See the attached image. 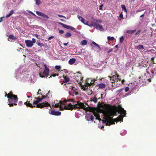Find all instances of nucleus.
<instances>
[{"label": "nucleus", "instance_id": "774afa93", "mask_svg": "<svg viewBox=\"0 0 156 156\" xmlns=\"http://www.w3.org/2000/svg\"><path fill=\"white\" fill-rule=\"evenodd\" d=\"M104 127V126H102V127H101V129H102V128Z\"/></svg>", "mask_w": 156, "mask_h": 156}, {"label": "nucleus", "instance_id": "4c0bfd02", "mask_svg": "<svg viewBox=\"0 0 156 156\" xmlns=\"http://www.w3.org/2000/svg\"><path fill=\"white\" fill-rule=\"evenodd\" d=\"M37 44L41 47H42L43 46V45L40 42L37 43Z\"/></svg>", "mask_w": 156, "mask_h": 156}, {"label": "nucleus", "instance_id": "423d86ee", "mask_svg": "<svg viewBox=\"0 0 156 156\" xmlns=\"http://www.w3.org/2000/svg\"><path fill=\"white\" fill-rule=\"evenodd\" d=\"M66 87L68 88H69L70 89H71V91H70V93H73L74 94H74L76 95L78 94V92L76 91V89L73 86H72L69 84H67Z\"/></svg>", "mask_w": 156, "mask_h": 156}, {"label": "nucleus", "instance_id": "603ef678", "mask_svg": "<svg viewBox=\"0 0 156 156\" xmlns=\"http://www.w3.org/2000/svg\"><path fill=\"white\" fill-rule=\"evenodd\" d=\"M68 42L67 43H64L63 45H64L65 46H66L67 45V44H68Z\"/></svg>", "mask_w": 156, "mask_h": 156}, {"label": "nucleus", "instance_id": "79ce46f5", "mask_svg": "<svg viewBox=\"0 0 156 156\" xmlns=\"http://www.w3.org/2000/svg\"><path fill=\"white\" fill-rule=\"evenodd\" d=\"M140 30H139L136 33L135 35H137L138 34L140 33Z\"/></svg>", "mask_w": 156, "mask_h": 156}, {"label": "nucleus", "instance_id": "f03ea898", "mask_svg": "<svg viewBox=\"0 0 156 156\" xmlns=\"http://www.w3.org/2000/svg\"><path fill=\"white\" fill-rule=\"evenodd\" d=\"M52 95L49 92L47 94L46 96H42L41 98H35L37 99L33 102L34 105H36L35 106L33 105L27 101L25 102V105L33 108L37 107L39 108H42L44 107L49 106L55 107L59 108L61 110L64 109L72 110L73 108H81L86 111L90 110L88 105L87 104L84 105L83 103L78 101L76 104L73 105L70 103V100H61L59 101L57 100H53L51 98Z\"/></svg>", "mask_w": 156, "mask_h": 156}, {"label": "nucleus", "instance_id": "052dcab7", "mask_svg": "<svg viewBox=\"0 0 156 156\" xmlns=\"http://www.w3.org/2000/svg\"><path fill=\"white\" fill-rule=\"evenodd\" d=\"M125 81L124 80H122V83H123L124 82V81Z\"/></svg>", "mask_w": 156, "mask_h": 156}, {"label": "nucleus", "instance_id": "20e7f679", "mask_svg": "<svg viewBox=\"0 0 156 156\" xmlns=\"http://www.w3.org/2000/svg\"><path fill=\"white\" fill-rule=\"evenodd\" d=\"M7 96L8 98V104L10 107L12 106L13 105H16L18 101V98L17 96L12 94L11 93H9L8 94H6L5 96Z\"/></svg>", "mask_w": 156, "mask_h": 156}, {"label": "nucleus", "instance_id": "c756f323", "mask_svg": "<svg viewBox=\"0 0 156 156\" xmlns=\"http://www.w3.org/2000/svg\"><path fill=\"white\" fill-rule=\"evenodd\" d=\"M91 23H90L91 24H93V27H94V26L95 27L96 26V25H97V24L95 22H94V20H93L91 21Z\"/></svg>", "mask_w": 156, "mask_h": 156}, {"label": "nucleus", "instance_id": "6e6552de", "mask_svg": "<svg viewBox=\"0 0 156 156\" xmlns=\"http://www.w3.org/2000/svg\"><path fill=\"white\" fill-rule=\"evenodd\" d=\"M97 77L96 79H87L86 81V83L87 86L91 85L92 84H94L95 81L97 80Z\"/></svg>", "mask_w": 156, "mask_h": 156}, {"label": "nucleus", "instance_id": "4be33fe9", "mask_svg": "<svg viewBox=\"0 0 156 156\" xmlns=\"http://www.w3.org/2000/svg\"><path fill=\"white\" fill-rule=\"evenodd\" d=\"M107 38L108 41H113L115 39L114 37H113L108 36Z\"/></svg>", "mask_w": 156, "mask_h": 156}, {"label": "nucleus", "instance_id": "412c9836", "mask_svg": "<svg viewBox=\"0 0 156 156\" xmlns=\"http://www.w3.org/2000/svg\"><path fill=\"white\" fill-rule=\"evenodd\" d=\"M136 48L139 49H144V46L143 45H139L137 46Z\"/></svg>", "mask_w": 156, "mask_h": 156}, {"label": "nucleus", "instance_id": "0e129e2a", "mask_svg": "<svg viewBox=\"0 0 156 156\" xmlns=\"http://www.w3.org/2000/svg\"><path fill=\"white\" fill-rule=\"evenodd\" d=\"M60 20L62 21H64V20L63 19H61Z\"/></svg>", "mask_w": 156, "mask_h": 156}, {"label": "nucleus", "instance_id": "7ed1b4c3", "mask_svg": "<svg viewBox=\"0 0 156 156\" xmlns=\"http://www.w3.org/2000/svg\"><path fill=\"white\" fill-rule=\"evenodd\" d=\"M15 77L16 79H20L23 82L30 81L34 83L36 80V77L27 71L22 72L20 74H16Z\"/></svg>", "mask_w": 156, "mask_h": 156}, {"label": "nucleus", "instance_id": "4468645a", "mask_svg": "<svg viewBox=\"0 0 156 156\" xmlns=\"http://www.w3.org/2000/svg\"><path fill=\"white\" fill-rule=\"evenodd\" d=\"M76 59L75 58H72L69 60V63L70 65H72L74 64L76 62Z\"/></svg>", "mask_w": 156, "mask_h": 156}, {"label": "nucleus", "instance_id": "c9c22d12", "mask_svg": "<svg viewBox=\"0 0 156 156\" xmlns=\"http://www.w3.org/2000/svg\"><path fill=\"white\" fill-rule=\"evenodd\" d=\"M92 101H93L94 103H95L97 102V99L96 98H94L92 99Z\"/></svg>", "mask_w": 156, "mask_h": 156}, {"label": "nucleus", "instance_id": "338daca9", "mask_svg": "<svg viewBox=\"0 0 156 156\" xmlns=\"http://www.w3.org/2000/svg\"><path fill=\"white\" fill-rule=\"evenodd\" d=\"M154 57L152 58H151V59H152V60H153V59H154Z\"/></svg>", "mask_w": 156, "mask_h": 156}, {"label": "nucleus", "instance_id": "72a5a7b5", "mask_svg": "<svg viewBox=\"0 0 156 156\" xmlns=\"http://www.w3.org/2000/svg\"><path fill=\"white\" fill-rule=\"evenodd\" d=\"M124 40V38L123 36H122L120 37L119 39V42L121 43H122Z\"/></svg>", "mask_w": 156, "mask_h": 156}, {"label": "nucleus", "instance_id": "1a4fd4ad", "mask_svg": "<svg viewBox=\"0 0 156 156\" xmlns=\"http://www.w3.org/2000/svg\"><path fill=\"white\" fill-rule=\"evenodd\" d=\"M59 23L63 27L66 29H70L71 30H75V28L74 27L66 25L61 23Z\"/></svg>", "mask_w": 156, "mask_h": 156}, {"label": "nucleus", "instance_id": "5701e85b", "mask_svg": "<svg viewBox=\"0 0 156 156\" xmlns=\"http://www.w3.org/2000/svg\"><path fill=\"white\" fill-rule=\"evenodd\" d=\"M14 12V11L13 10H12L10 11V12L8 14L6 15V17L7 18L9 17Z\"/></svg>", "mask_w": 156, "mask_h": 156}, {"label": "nucleus", "instance_id": "cd10ccee", "mask_svg": "<svg viewBox=\"0 0 156 156\" xmlns=\"http://www.w3.org/2000/svg\"><path fill=\"white\" fill-rule=\"evenodd\" d=\"M92 43L93 44L98 47V48L99 49H101L100 48V46L97 44L94 41L92 42Z\"/></svg>", "mask_w": 156, "mask_h": 156}, {"label": "nucleus", "instance_id": "f257e3e1", "mask_svg": "<svg viewBox=\"0 0 156 156\" xmlns=\"http://www.w3.org/2000/svg\"><path fill=\"white\" fill-rule=\"evenodd\" d=\"M126 115V112L124 109L119 106L118 110L113 109L109 106L105 105L101 107V108L97 109L93 112H89L87 113L85 119L87 121H93L94 117L96 119L101 121L102 122L107 126L122 121L123 117Z\"/></svg>", "mask_w": 156, "mask_h": 156}, {"label": "nucleus", "instance_id": "ddd939ff", "mask_svg": "<svg viewBox=\"0 0 156 156\" xmlns=\"http://www.w3.org/2000/svg\"><path fill=\"white\" fill-rule=\"evenodd\" d=\"M96 28L98 30L100 31H103L104 30V29L103 28L102 26L99 24H97L95 26Z\"/></svg>", "mask_w": 156, "mask_h": 156}, {"label": "nucleus", "instance_id": "39448f33", "mask_svg": "<svg viewBox=\"0 0 156 156\" xmlns=\"http://www.w3.org/2000/svg\"><path fill=\"white\" fill-rule=\"evenodd\" d=\"M44 66L45 68L42 74L40 73L39 74L40 76L41 77L43 78L44 77H48L49 75V70L48 68L47 67L46 65H44Z\"/></svg>", "mask_w": 156, "mask_h": 156}, {"label": "nucleus", "instance_id": "9b49d317", "mask_svg": "<svg viewBox=\"0 0 156 156\" xmlns=\"http://www.w3.org/2000/svg\"><path fill=\"white\" fill-rule=\"evenodd\" d=\"M49 113L50 114L55 115H61V113L58 111H55V110H49Z\"/></svg>", "mask_w": 156, "mask_h": 156}, {"label": "nucleus", "instance_id": "ea45409f", "mask_svg": "<svg viewBox=\"0 0 156 156\" xmlns=\"http://www.w3.org/2000/svg\"><path fill=\"white\" fill-rule=\"evenodd\" d=\"M58 16L60 17H62L64 18H66V17L65 16L61 15L58 14Z\"/></svg>", "mask_w": 156, "mask_h": 156}, {"label": "nucleus", "instance_id": "bf43d9fd", "mask_svg": "<svg viewBox=\"0 0 156 156\" xmlns=\"http://www.w3.org/2000/svg\"><path fill=\"white\" fill-rule=\"evenodd\" d=\"M31 14L32 15H33V16H36V15H35V14H34V13H33V12H32L31 13Z\"/></svg>", "mask_w": 156, "mask_h": 156}, {"label": "nucleus", "instance_id": "864d4df0", "mask_svg": "<svg viewBox=\"0 0 156 156\" xmlns=\"http://www.w3.org/2000/svg\"><path fill=\"white\" fill-rule=\"evenodd\" d=\"M112 51V49H110L109 50V51L108 52V53H109L110 52Z\"/></svg>", "mask_w": 156, "mask_h": 156}, {"label": "nucleus", "instance_id": "8fccbe9b", "mask_svg": "<svg viewBox=\"0 0 156 156\" xmlns=\"http://www.w3.org/2000/svg\"><path fill=\"white\" fill-rule=\"evenodd\" d=\"M34 36L36 37V38H39V37H39V36L37 34H35L34 35Z\"/></svg>", "mask_w": 156, "mask_h": 156}, {"label": "nucleus", "instance_id": "a878e982", "mask_svg": "<svg viewBox=\"0 0 156 156\" xmlns=\"http://www.w3.org/2000/svg\"><path fill=\"white\" fill-rule=\"evenodd\" d=\"M87 41L86 40H83L81 43L82 45H85L87 44Z\"/></svg>", "mask_w": 156, "mask_h": 156}, {"label": "nucleus", "instance_id": "49530a36", "mask_svg": "<svg viewBox=\"0 0 156 156\" xmlns=\"http://www.w3.org/2000/svg\"><path fill=\"white\" fill-rule=\"evenodd\" d=\"M139 79H140L139 80L140 83H141V82H142L143 81V80H142V79H141V77H140L139 78Z\"/></svg>", "mask_w": 156, "mask_h": 156}, {"label": "nucleus", "instance_id": "a18cd8bd", "mask_svg": "<svg viewBox=\"0 0 156 156\" xmlns=\"http://www.w3.org/2000/svg\"><path fill=\"white\" fill-rule=\"evenodd\" d=\"M132 85H133V87H132V88L133 89L135 87V86H136V85L134 84L133 85V84H132V83H131L130 85V86H131Z\"/></svg>", "mask_w": 156, "mask_h": 156}, {"label": "nucleus", "instance_id": "3c124183", "mask_svg": "<svg viewBox=\"0 0 156 156\" xmlns=\"http://www.w3.org/2000/svg\"><path fill=\"white\" fill-rule=\"evenodd\" d=\"M40 91H41V90L39 89V90H38V92L37 93V95H38V94H40Z\"/></svg>", "mask_w": 156, "mask_h": 156}, {"label": "nucleus", "instance_id": "f3484780", "mask_svg": "<svg viewBox=\"0 0 156 156\" xmlns=\"http://www.w3.org/2000/svg\"><path fill=\"white\" fill-rule=\"evenodd\" d=\"M98 87L99 88L102 89L105 87V83H101L98 85Z\"/></svg>", "mask_w": 156, "mask_h": 156}, {"label": "nucleus", "instance_id": "7c9ffc66", "mask_svg": "<svg viewBox=\"0 0 156 156\" xmlns=\"http://www.w3.org/2000/svg\"><path fill=\"white\" fill-rule=\"evenodd\" d=\"M55 69L57 70H60L61 69V66H56Z\"/></svg>", "mask_w": 156, "mask_h": 156}, {"label": "nucleus", "instance_id": "c03bdc74", "mask_svg": "<svg viewBox=\"0 0 156 156\" xmlns=\"http://www.w3.org/2000/svg\"><path fill=\"white\" fill-rule=\"evenodd\" d=\"M59 33L60 34H63L64 33V31L62 30H59Z\"/></svg>", "mask_w": 156, "mask_h": 156}, {"label": "nucleus", "instance_id": "e2e57ef3", "mask_svg": "<svg viewBox=\"0 0 156 156\" xmlns=\"http://www.w3.org/2000/svg\"><path fill=\"white\" fill-rule=\"evenodd\" d=\"M102 1L104 2H105L106 1V0H102Z\"/></svg>", "mask_w": 156, "mask_h": 156}, {"label": "nucleus", "instance_id": "4d7b16f0", "mask_svg": "<svg viewBox=\"0 0 156 156\" xmlns=\"http://www.w3.org/2000/svg\"><path fill=\"white\" fill-rule=\"evenodd\" d=\"M142 11V10H137L136 12H140Z\"/></svg>", "mask_w": 156, "mask_h": 156}, {"label": "nucleus", "instance_id": "e433bc0d", "mask_svg": "<svg viewBox=\"0 0 156 156\" xmlns=\"http://www.w3.org/2000/svg\"><path fill=\"white\" fill-rule=\"evenodd\" d=\"M129 88L128 87H126L124 90V91L125 92H127L129 91Z\"/></svg>", "mask_w": 156, "mask_h": 156}, {"label": "nucleus", "instance_id": "37998d69", "mask_svg": "<svg viewBox=\"0 0 156 156\" xmlns=\"http://www.w3.org/2000/svg\"><path fill=\"white\" fill-rule=\"evenodd\" d=\"M54 37V36H51L50 37H49L48 38V41H49L52 38H53Z\"/></svg>", "mask_w": 156, "mask_h": 156}, {"label": "nucleus", "instance_id": "6e6d98bb", "mask_svg": "<svg viewBox=\"0 0 156 156\" xmlns=\"http://www.w3.org/2000/svg\"><path fill=\"white\" fill-rule=\"evenodd\" d=\"M144 14H142V15H141L140 16V17H144Z\"/></svg>", "mask_w": 156, "mask_h": 156}, {"label": "nucleus", "instance_id": "2eb2a0df", "mask_svg": "<svg viewBox=\"0 0 156 156\" xmlns=\"http://www.w3.org/2000/svg\"><path fill=\"white\" fill-rule=\"evenodd\" d=\"M90 86H87L86 83L85 84V85L82 86L81 87L82 89L83 90H84L85 91H87L88 90V87H90Z\"/></svg>", "mask_w": 156, "mask_h": 156}, {"label": "nucleus", "instance_id": "a19ab883", "mask_svg": "<svg viewBox=\"0 0 156 156\" xmlns=\"http://www.w3.org/2000/svg\"><path fill=\"white\" fill-rule=\"evenodd\" d=\"M32 43L33 44L35 43L36 40H35V39L33 38H32Z\"/></svg>", "mask_w": 156, "mask_h": 156}, {"label": "nucleus", "instance_id": "5fc2aeb1", "mask_svg": "<svg viewBox=\"0 0 156 156\" xmlns=\"http://www.w3.org/2000/svg\"><path fill=\"white\" fill-rule=\"evenodd\" d=\"M27 11L29 13H30L31 14L32 12L31 11H30L29 10H27Z\"/></svg>", "mask_w": 156, "mask_h": 156}, {"label": "nucleus", "instance_id": "f704fd0d", "mask_svg": "<svg viewBox=\"0 0 156 156\" xmlns=\"http://www.w3.org/2000/svg\"><path fill=\"white\" fill-rule=\"evenodd\" d=\"M119 17L121 19H123V15L122 13H121L120 14L119 16Z\"/></svg>", "mask_w": 156, "mask_h": 156}, {"label": "nucleus", "instance_id": "13d9d810", "mask_svg": "<svg viewBox=\"0 0 156 156\" xmlns=\"http://www.w3.org/2000/svg\"><path fill=\"white\" fill-rule=\"evenodd\" d=\"M31 14L32 15H33V16H36V15H35V14H34V13H33V12H32L31 13Z\"/></svg>", "mask_w": 156, "mask_h": 156}, {"label": "nucleus", "instance_id": "bb28decb", "mask_svg": "<svg viewBox=\"0 0 156 156\" xmlns=\"http://www.w3.org/2000/svg\"><path fill=\"white\" fill-rule=\"evenodd\" d=\"M121 7L122 10H124L126 12H127V10L126 9V6L124 5H121Z\"/></svg>", "mask_w": 156, "mask_h": 156}, {"label": "nucleus", "instance_id": "680f3d73", "mask_svg": "<svg viewBox=\"0 0 156 156\" xmlns=\"http://www.w3.org/2000/svg\"><path fill=\"white\" fill-rule=\"evenodd\" d=\"M82 79H83V78H80V81L81 82L82 80Z\"/></svg>", "mask_w": 156, "mask_h": 156}, {"label": "nucleus", "instance_id": "dca6fc26", "mask_svg": "<svg viewBox=\"0 0 156 156\" xmlns=\"http://www.w3.org/2000/svg\"><path fill=\"white\" fill-rule=\"evenodd\" d=\"M77 17L79 20L80 21L83 23H84L85 20L81 16H78Z\"/></svg>", "mask_w": 156, "mask_h": 156}, {"label": "nucleus", "instance_id": "69168bd1", "mask_svg": "<svg viewBox=\"0 0 156 156\" xmlns=\"http://www.w3.org/2000/svg\"><path fill=\"white\" fill-rule=\"evenodd\" d=\"M148 80L149 81H150H150H151V80H150V79H148Z\"/></svg>", "mask_w": 156, "mask_h": 156}, {"label": "nucleus", "instance_id": "c85d7f7f", "mask_svg": "<svg viewBox=\"0 0 156 156\" xmlns=\"http://www.w3.org/2000/svg\"><path fill=\"white\" fill-rule=\"evenodd\" d=\"M71 34L70 33L68 32L65 35V37H66L67 38L70 37L71 36Z\"/></svg>", "mask_w": 156, "mask_h": 156}, {"label": "nucleus", "instance_id": "b1692460", "mask_svg": "<svg viewBox=\"0 0 156 156\" xmlns=\"http://www.w3.org/2000/svg\"><path fill=\"white\" fill-rule=\"evenodd\" d=\"M9 39L12 40H15L16 39V37H15L13 35H10L9 36Z\"/></svg>", "mask_w": 156, "mask_h": 156}, {"label": "nucleus", "instance_id": "393cba45", "mask_svg": "<svg viewBox=\"0 0 156 156\" xmlns=\"http://www.w3.org/2000/svg\"><path fill=\"white\" fill-rule=\"evenodd\" d=\"M136 30H128L126 31V32L127 33H128V34H132V33H133L134 32H135Z\"/></svg>", "mask_w": 156, "mask_h": 156}, {"label": "nucleus", "instance_id": "de8ad7c7", "mask_svg": "<svg viewBox=\"0 0 156 156\" xmlns=\"http://www.w3.org/2000/svg\"><path fill=\"white\" fill-rule=\"evenodd\" d=\"M4 18V16H3V17H1L0 18V22L1 23V22H2V19L3 18Z\"/></svg>", "mask_w": 156, "mask_h": 156}, {"label": "nucleus", "instance_id": "2f4dec72", "mask_svg": "<svg viewBox=\"0 0 156 156\" xmlns=\"http://www.w3.org/2000/svg\"><path fill=\"white\" fill-rule=\"evenodd\" d=\"M36 2V4L37 5H38L41 3L40 0H35Z\"/></svg>", "mask_w": 156, "mask_h": 156}, {"label": "nucleus", "instance_id": "aec40b11", "mask_svg": "<svg viewBox=\"0 0 156 156\" xmlns=\"http://www.w3.org/2000/svg\"><path fill=\"white\" fill-rule=\"evenodd\" d=\"M92 19L93 20L94 22H95L96 23H101L102 22V20L100 19L95 20L93 19V18H92Z\"/></svg>", "mask_w": 156, "mask_h": 156}, {"label": "nucleus", "instance_id": "0eeeda50", "mask_svg": "<svg viewBox=\"0 0 156 156\" xmlns=\"http://www.w3.org/2000/svg\"><path fill=\"white\" fill-rule=\"evenodd\" d=\"M119 75L116 74L115 75L112 76V77H111L110 76H108V77L110 78L111 81L112 80V83L115 82V81H118V80L120 81L121 80L119 78Z\"/></svg>", "mask_w": 156, "mask_h": 156}, {"label": "nucleus", "instance_id": "09e8293b", "mask_svg": "<svg viewBox=\"0 0 156 156\" xmlns=\"http://www.w3.org/2000/svg\"><path fill=\"white\" fill-rule=\"evenodd\" d=\"M103 5H100V6L99 7V9L101 10L102 9Z\"/></svg>", "mask_w": 156, "mask_h": 156}, {"label": "nucleus", "instance_id": "473e14b6", "mask_svg": "<svg viewBox=\"0 0 156 156\" xmlns=\"http://www.w3.org/2000/svg\"><path fill=\"white\" fill-rule=\"evenodd\" d=\"M151 72L153 74L156 75V67L153 70H152Z\"/></svg>", "mask_w": 156, "mask_h": 156}, {"label": "nucleus", "instance_id": "6ab92c4d", "mask_svg": "<svg viewBox=\"0 0 156 156\" xmlns=\"http://www.w3.org/2000/svg\"><path fill=\"white\" fill-rule=\"evenodd\" d=\"M64 80L63 82H67L69 80V78L67 76H65L63 77Z\"/></svg>", "mask_w": 156, "mask_h": 156}, {"label": "nucleus", "instance_id": "f8f14e48", "mask_svg": "<svg viewBox=\"0 0 156 156\" xmlns=\"http://www.w3.org/2000/svg\"><path fill=\"white\" fill-rule=\"evenodd\" d=\"M25 42L26 46L29 48L31 47L33 45V44L32 43L31 41L29 40H25Z\"/></svg>", "mask_w": 156, "mask_h": 156}, {"label": "nucleus", "instance_id": "9d476101", "mask_svg": "<svg viewBox=\"0 0 156 156\" xmlns=\"http://www.w3.org/2000/svg\"><path fill=\"white\" fill-rule=\"evenodd\" d=\"M36 13L37 15L40 16H41L44 18L46 19H48L49 18V17L48 16L41 12L36 11Z\"/></svg>", "mask_w": 156, "mask_h": 156}, {"label": "nucleus", "instance_id": "a211bd4d", "mask_svg": "<svg viewBox=\"0 0 156 156\" xmlns=\"http://www.w3.org/2000/svg\"><path fill=\"white\" fill-rule=\"evenodd\" d=\"M84 24L86 25H87L88 26L91 27H93V24H91L90 23L89 21H85L84 22Z\"/></svg>", "mask_w": 156, "mask_h": 156}, {"label": "nucleus", "instance_id": "58836bf2", "mask_svg": "<svg viewBox=\"0 0 156 156\" xmlns=\"http://www.w3.org/2000/svg\"><path fill=\"white\" fill-rule=\"evenodd\" d=\"M123 90V88H121V89H120L118 90L117 92V93H119V92H122Z\"/></svg>", "mask_w": 156, "mask_h": 156}]
</instances>
